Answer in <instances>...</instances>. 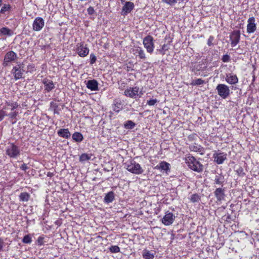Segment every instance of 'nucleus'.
<instances>
[{
    "label": "nucleus",
    "instance_id": "473e14b6",
    "mask_svg": "<svg viewBox=\"0 0 259 259\" xmlns=\"http://www.w3.org/2000/svg\"><path fill=\"white\" fill-rule=\"evenodd\" d=\"M58 106L56 103L51 102V108L53 110V112L55 114H59V111L58 109Z\"/></svg>",
    "mask_w": 259,
    "mask_h": 259
},
{
    "label": "nucleus",
    "instance_id": "de8ad7c7",
    "mask_svg": "<svg viewBox=\"0 0 259 259\" xmlns=\"http://www.w3.org/2000/svg\"><path fill=\"white\" fill-rule=\"evenodd\" d=\"M7 115L6 112L3 110H0V121H2L5 116Z\"/></svg>",
    "mask_w": 259,
    "mask_h": 259
},
{
    "label": "nucleus",
    "instance_id": "4d7b16f0",
    "mask_svg": "<svg viewBox=\"0 0 259 259\" xmlns=\"http://www.w3.org/2000/svg\"><path fill=\"white\" fill-rule=\"evenodd\" d=\"M7 106L6 105V106L4 107V108H3V109H7V108H8L7 107Z\"/></svg>",
    "mask_w": 259,
    "mask_h": 259
},
{
    "label": "nucleus",
    "instance_id": "6e6d98bb",
    "mask_svg": "<svg viewBox=\"0 0 259 259\" xmlns=\"http://www.w3.org/2000/svg\"><path fill=\"white\" fill-rule=\"evenodd\" d=\"M143 94V93L142 91H139L138 95L137 97H141Z\"/></svg>",
    "mask_w": 259,
    "mask_h": 259
},
{
    "label": "nucleus",
    "instance_id": "c03bdc74",
    "mask_svg": "<svg viewBox=\"0 0 259 259\" xmlns=\"http://www.w3.org/2000/svg\"><path fill=\"white\" fill-rule=\"evenodd\" d=\"M90 63L91 64H93L96 61L97 58L95 55L94 54H91L90 55Z\"/></svg>",
    "mask_w": 259,
    "mask_h": 259
},
{
    "label": "nucleus",
    "instance_id": "09e8293b",
    "mask_svg": "<svg viewBox=\"0 0 259 259\" xmlns=\"http://www.w3.org/2000/svg\"><path fill=\"white\" fill-rule=\"evenodd\" d=\"M87 11H88L89 15H93L95 12L94 9L93 7H89L87 9Z\"/></svg>",
    "mask_w": 259,
    "mask_h": 259
},
{
    "label": "nucleus",
    "instance_id": "dca6fc26",
    "mask_svg": "<svg viewBox=\"0 0 259 259\" xmlns=\"http://www.w3.org/2000/svg\"><path fill=\"white\" fill-rule=\"evenodd\" d=\"M189 149L191 151L196 152L202 155L205 153L204 149L200 145L194 143L189 146Z\"/></svg>",
    "mask_w": 259,
    "mask_h": 259
},
{
    "label": "nucleus",
    "instance_id": "393cba45",
    "mask_svg": "<svg viewBox=\"0 0 259 259\" xmlns=\"http://www.w3.org/2000/svg\"><path fill=\"white\" fill-rule=\"evenodd\" d=\"M134 54H138L139 58L141 59H145L146 56L144 50L141 47H136L134 50Z\"/></svg>",
    "mask_w": 259,
    "mask_h": 259
},
{
    "label": "nucleus",
    "instance_id": "c85d7f7f",
    "mask_svg": "<svg viewBox=\"0 0 259 259\" xmlns=\"http://www.w3.org/2000/svg\"><path fill=\"white\" fill-rule=\"evenodd\" d=\"M136 125V124L132 120H127L124 124V127L126 129H132Z\"/></svg>",
    "mask_w": 259,
    "mask_h": 259
},
{
    "label": "nucleus",
    "instance_id": "b1692460",
    "mask_svg": "<svg viewBox=\"0 0 259 259\" xmlns=\"http://www.w3.org/2000/svg\"><path fill=\"white\" fill-rule=\"evenodd\" d=\"M214 184H216L218 185H222L224 182V176L218 174L215 176L214 180Z\"/></svg>",
    "mask_w": 259,
    "mask_h": 259
},
{
    "label": "nucleus",
    "instance_id": "a18cd8bd",
    "mask_svg": "<svg viewBox=\"0 0 259 259\" xmlns=\"http://www.w3.org/2000/svg\"><path fill=\"white\" fill-rule=\"evenodd\" d=\"M214 40V37L213 36H210L207 40V44L208 46H211L213 45V41Z\"/></svg>",
    "mask_w": 259,
    "mask_h": 259
},
{
    "label": "nucleus",
    "instance_id": "864d4df0",
    "mask_svg": "<svg viewBox=\"0 0 259 259\" xmlns=\"http://www.w3.org/2000/svg\"><path fill=\"white\" fill-rule=\"evenodd\" d=\"M237 172L238 173L239 175H241V174H244L243 172V168H241V167H240L239 168H238L237 170Z\"/></svg>",
    "mask_w": 259,
    "mask_h": 259
},
{
    "label": "nucleus",
    "instance_id": "f704fd0d",
    "mask_svg": "<svg viewBox=\"0 0 259 259\" xmlns=\"http://www.w3.org/2000/svg\"><path fill=\"white\" fill-rule=\"evenodd\" d=\"M199 196L197 194H194L191 196L190 200L192 202H197L200 200Z\"/></svg>",
    "mask_w": 259,
    "mask_h": 259
},
{
    "label": "nucleus",
    "instance_id": "4c0bfd02",
    "mask_svg": "<svg viewBox=\"0 0 259 259\" xmlns=\"http://www.w3.org/2000/svg\"><path fill=\"white\" fill-rule=\"evenodd\" d=\"M109 250L112 253H118L120 252V248L117 245L111 246L109 248Z\"/></svg>",
    "mask_w": 259,
    "mask_h": 259
},
{
    "label": "nucleus",
    "instance_id": "20e7f679",
    "mask_svg": "<svg viewBox=\"0 0 259 259\" xmlns=\"http://www.w3.org/2000/svg\"><path fill=\"white\" fill-rule=\"evenodd\" d=\"M218 94L222 98L225 99L230 94L229 87L225 84H219L216 87Z\"/></svg>",
    "mask_w": 259,
    "mask_h": 259
},
{
    "label": "nucleus",
    "instance_id": "412c9836",
    "mask_svg": "<svg viewBox=\"0 0 259 259\" xmlns=\"http://www.w3.org/2000/svg\"><path fill=\"white\" fill-rule=\"evenodd\" d=\"M169 166L170 164L168 163L162 161L155 167V168L167 172L169 170Z\"/></svg>",
    "mask_w": 259,
    "mask_h": 259
},
{
    "label": "nucleus",
    "instance_id": "1a4fd4ad",
    "mask_svg": "<svg viewBox=\"0 0 259 259\" xmlns=\"http://www.w3.org/2000/svg\"><path fill=\"white\" fill-rule=\"evenodd\" d=\"M76 52L80 57H84L89 54V49L83 43H79L77 45Z\"/></svg>",
    "mask_w": 259,
    "mask_h": 259
},
{
    "label": "nucleus",
    "instance_id": "603ef678",
    "mask_svg": "<svg viewBox=\"0 0 259 259\" xmlns=\"http://www.w3.org/2000/svg\"><path fill=\"white\" fill-rule=\"evenodd\" d=\"M4 245V242L3 239L0 238V251L2 250Z\"/></svg>",
    "mask_w": 259,
    "mask_h": 259
},
{
    "label": "nucleus",
    "instance_id": "4468645a",
    "mask_svg": "<svg viewBox=\"0 0 259 259\" xmlns=\"http://www.w3.org/2000/svg\"><path fill=\"white\" fill-rule=\"evenodd\" d=\"M45 22L44 19L41 17H36L33 23V29L35 31H40L44 26Z\"/></svg>",
    "mask_w": 259,
    "mask_h": 259
},
{
    "label": "nucleus",
    "instance_id": "c9c22d12",
    "mask_svg": "<svg viewBox=\"0 0 259 259\" xmlns=\"http://www.w3.org/2000/svg\"><path fill=\"white\" fill-rule=\"evenodd\" d=\"M6 105L7 106H11L12 111H13L14 109H15L16 108H17L18 106V105L16 102H7Z\"/></svg>",
    "mask_w": 259,
    "mask_h": 259
},
{
    "label": "nucleus",
    "instance_id": "0eeeda50",
    "mask_svg": "<svg viewBox=\"0 0 259 259\" xmlns=\"http://www.w3.org/2000/svg\"><path fill=\"white\" fill-rule=\"evenodd\" d=\"M122 5V8L121 11V15L125 16L130 14L134 9L135 5L133 2L130 1H124L121 3Z\"/></svg>",
    "mask_w": 259,
    "mask_h": 259
},
{
    "label": "nucleus",
    "instance_id": "13d9d810",
    "mask_svg": "<svg viewBox=\"0 0 259 259\" xmlns=\"http://www.w3.org/2000/svg\"><path fill=\"white\" fill-rule=\"evenodd\" d=\"M2 5V0H0V6Z\"/></svg>",
    "mask_w": 259,
    "mask_h": 259
},
{
    "label": "nucleus",
    "instance_id": "a19ab883",
    "mask_svg": "<svg viewBox=\"0 0 259 259\" xmlns=\"http://www.w3.org/2000/svg\"><path fill=\"white\" fill-rule=\"evenodd\" d=\"M168 50V47L167 45H163L161 49L159 50V52L162 54H165V51Z\"/></svg>",
    "mask_w": 259,
    "mask_h": 259
},
{
    "label": "nucleus",
    "instance_id": "f257e3e1",
    "mask_svg": "<svg viewBox=\"0 0 259 259\" xmlns=\"http://www.w3.org/2000/svg\"><path fill=\"white\" fill-rule=\"evenodd\" d=\"M186 162L192 170L198 172L203 171V165L199 161H197L194 156H188L186 158Z\"/></svg>",
    "mask_w": 259,
    "mask_h": 259
},
{
    "label": "nucleus",
    "instance_id": "37998d69",
    "mask_svg": "<svg viewBox=\"0 0 259 259\" xmlns=\"http://www.w3.org/2000/svg\"><path fill=\"white\" fill-rule=\"evenodd\" d=\"M222 60L223 62H228L230 60V57L227 54L224 55H223Z\"/></svg>",
    "mask_w": 259,
    "mask_h": 259
},
{
    "label": "nucleus",
    "instance_id": "49530a36",
    "mask_svg": "<svg viewBox=\"0 0 259 259\" xmlns=\"http://www.w3.org/2000/svg\"><path fill=\"white\" fill-rule=\"evenodd\" d=\"M17 114H18V112L15 111V112H12L9 113V114H7V116H8L9 117H10L12 119H14L16 117Z\"/></svg>",
    "mask_w": 259,
    "mask_h": 259
},
{
    "label": "nucleus",
    "instance_id": "ddd939ff",
    "mask_svg": "<svg viewBox=\"0 0 259 259\" xmlns=\"http://www.w3.org/2000/svg\"><path fill=\"white\" fill-rule=\"evenodd\" d=\"M139 92V88L137 87H135L133 88H129L126 89L124 91V95L126 97L136 99L137 97Z\"/></svg>",
    "mask_w": 259,
    "mask_h": 259
},
{
    "label": "nucleus",
    "instance_id": "e433bc0d",
    "mask_svg": "<svg viewBox=\"0 0 259 259\" xmlns=\"http://www.w3.org/2000/svg\"><path fill=\"white\" fill-rule=\"evenodd\" d=\"M22 242L24 243L30 244L32 242V239L29 235H25L23 238Z\"/></svg>",
    "mask_w": 259,
    "mask_h": 259
},
{
    "label": "nucleus",
    "instance_id": "5701e85b",
    "mask_svg": "<svg viewBox=\"0 0 259 259\" xmlns=\"http://www.w3.org/2000/svg\"><path fill=\"white\" fill-rule=\"evenodd\" d=\"M114 199V193L113 191H110L105 196L104 200L106 203L112 202Z\"/></svg>",
    "mask_w": 259,
    "mask_h": 259
},
{
    "label": "nucleus",
    "instance_id": "4be33fe9",
    "mask_svg": "<svg viewBox=\"0 0 259 259\" xmlns=\"http://www.w3.org/2000/svg\"><path fill=\"white\" fill-rule=\"evenodd\" d=\"M57 134L59 136L66 139L69 138L71 136L70 133L68 128L60 129L58 131Z\"/></svg>",
    "mask_w": 259,
    "mask_h": 259
},
{
    "label": "nucleus",
    "instance_id": "79ce46f5",
    "mask_svg": "<svg viewBox=\"0 0 259 259\" xmlns=\"http://www.w3.org/2000/svg\"><path fill=\"white\" fill-rule=\"evenodd\" d=\"M158 101L157 99H150L147 102V104L149 106H153Z\"/></svg>",
    "mask_w": 259,
    "mask_h": 259
},
{
    "label": "nucleus",
    "instance_id": "5fc2aeb1",
    "mask_svg": "<svg viewBox=\"0 0 259 259\" xmlns=\"http://www.w3.org/2000/svg\"><path fill=\"white\" fill-rule=\"evenodd\" d=\"M47 176L49 177H52L54 176V174L49 171L47 173Z\"/></svg>",
    "mask_w": 259,
    "mask_h": 259
},
{
    "label": "nucleus",
    "instance_id": "6e6552de",
    "mask_svg": "<svg viewBox=\"0 0 259 259\" xmlns=\"http://www.w3.org/2000/svg\"><path fill=\"white\" fill-rule=\"evenodd\" d=\"M227 154L219 151H214L213 154L214 161L218 164H222L227 159Z\"/></svg>",
    "mask_w": 259,
    "mask_h": 259
},
{
    "label": "nucleus",
    "instance_id": "3c124183",
    "mask_svg": "<svg viewBox=\"0 0 259 259\" xmlns=\"http://www.w3.org/2000/svg\"><path fill=\"white\" fill-rule=\"evenodd\" d=\"M20 168L24 171H26L27 169H28V167L27 166V164L25 163H23L21 166Z\"/></svg>",
    "mask_w": 259,
    "mask_h": 259
},
{
    "label": "nucleus",
    "instance_id": "a211bd4d",
    "mask_svg": "<svg viewBox=\"0 0 259 259\" xmlns=\"http://www.w3.org/2000/svg\"><path fill=\"white\" fill-rule=\"evenodd\" d=\"M225 80L230 84H235L238 82V78L236 75L229 73L226 75Z\"/></svg>",
    "mask_w": 259,
    "mask_h": 259
},
{
    "label": "nucleus",
    "instance_id": "a878e982",
    "mask_svg": "<svg viewBox=\"0 0 259 259\" xmlns=\"http://www.w3.org/2000/svg\"><path fill=\"white\" fill-rule=\"evenodd\" d=\"M72 139L76 142H80L83 140V137L82 135L79 132H75L72 135Z\"/></svg>",
    "mask_w": 259,
    "mask_h": 259
},
{
    "label": "nucleus",
    "instance_id": "7ed1b4c3",
    "mask_svg": "<svg viewBox=\"0 0 259 259\" xmlns=\"http://www.w3.org/2000/svg\"><path fill=\"white\" fill-rule=\"evenodd\" d=\"M6 154L10 158H17L20 155V148L14 143H11L7 148Z\"/></svg>",
    "mask_w": 259,
    "mask_h": 259
},
{
    "label": "nucleus",
    "instance_id": "6ab92c4d",
    "mask_svg": "<svg viewBox=\"0 0 259 259\" xmlns=\"http://www.w3.org/2000/svg\"><path fill=\"white\" fill-rule=\"evenodd\" d=\"M42 83L45 86V90L47 92H49L55 88V86L53 81L47 79H44Z\"/></svg>",
    "mask_w": 259,
    "mask_h": 259
},
{
    "label": "nucleus",
    "instance_id": "cd10ccee",
    "mask_svg": "<svg viewBox=\"0 0 259 259\" xmlns=\"http://www.w3.org/2000/svg\"><path fill=\"white\" fill-rule=\"evenodd\" d=\"M2 35L11 36L12 34V31L7 27H3L0 29Z\"/></svg>",
    "mask_w": 259,
    "mask_h": 259
},
{
    "label": "nucleus",
    "instance_id": "39448f33",
    "mask_svg": "<svg viewBox=\"0 0 259 259\" xmlns=\"http://www.w3.org/2000/svg\"><path fill=\"white\" fill-rule=\"evenodd\" d=\"M24 65L23 63H20L13 67L11 73L14 75L15 80L19 79L22 78L23 72L25 71L24 69Z\"/></svg>",
    "mask_w": 259,
    "mask_h": 259
},
{
    "label": "nucleus",
    "instance_id": "f8f14e48",
    "mask_svg": "<svg viewBox=\"0 0 259 259\" xmlns=\"http://www.w3.org/2000/svg\"><path fill=\"white\" fill-rule=\"evenodd\" d=\"M17 58V54L13 51H10L8 52L5 56L3 65L5 66H8L9 63L15 61Z\"/></svg>",
    "mask_w": 259,
    "mask_h": 259
},
{
    "label": "nucleus",
    "instance_id": "9b49d317",
    "mask_svg": "<svg viewBox=\"0 0 259 259\" xmlns=\"http://www.w3.org/2000/svg\"><path fill=\"white\" fill-rule=\"evenodd\" d=\"M240 38V32L239 30L233 31L230 35L231 45L232 47L236 46L239 42Z\"/></svg>",
    "mask_w": 259,
    "mask_h": 259
},
{
    "label": "nucleus",
    "instance_id": "aec40b11",
    "mask_svg": "<svg viewBox=\"0 0 259 259\" xmlns=\"http://www.w3.org/2000/svg\"><path fill=\"white\" fill-rule=\"evenodd\" d=\"M86 84L87 87L91 91H96L98 90V82L95 79L88 80Z\"/></svg>",
    "mask_w": 259,
    "mask_h": 259
},
{
    "label": "nucleus",
    "instance_id": "bb28decb",
    "mask_svg": "<svg viewBox=\"0 0 259 259\" xmlns=\"http://www.w3.org/2000/svg\"><path fill=\"white\" fill-rule=\"evenodd\" d=\"M19 199L21 201L27 202L30 198V195L27 192H22L19 196Z\"/></svg>",
    "mask_w": 259,
    "mask_h": 259
},
{
    "label": "nucleus",
    "instance_id": "7c9ffc66",
    "mask_svg": "<svg viewBox=\"0 0 259 259\" xmlns=\"http://www.w3.org/2000/svg\"><path fill=\"white\" fill-rule=\"evenodd\" d=\"M143 256L145 259H153L154 257V254L148 250H146L143 252Z\"/></svg>",
    "mask_w": 259,
    "mask_h": 259
},
{
    "label": "nucleus",
    "instance_id": "58836bf2",
    "mask_svg": "<svg viewBox=\"0 0 259 259\" xmlns=\"http://www.w3.org/2000/svg\"><path fill=\"white\" fill-rule=\"evenodd\" d=\"M11 8V6L10 5L4 4V6L1 8L0 12L1 13H5L6 12L8 11Z\"/></svg>",
    "mask_w": 259,
    "mask_h": 259
},
{
    "label": "nucleus",
    "instance_id": "ea45409f",
    "mask_svg": "<svg viewBox=\"0 0 259 259\" xmlns=\"http://www.w3.org/2000/svg\"><path fill=\"white\" fill-rule=\"evenodd\" d=\"M162 1L170 6H172L177 3L178 0H162Z\"/></svg>",
    "mask_w": 259,
    "mask_h": 259
},
{
    "label": "nucleus",
    "instance_id": "2eb2a0df",
    "mask_svg": "<svg viewBox=\"0 0 259 259\" xmlns=\"http://www.w3.org/2000/svg\"><path fill=\"white\" fill-rule=\"evenodd\" d=\"M175 219V216L171 212H167L162 219V223L165 226L172 224Z\"/></svg>",
    "mask_w": 259,
    "mask_h": 259
},
{
    "label": "nucleus",
    "instance_id": "423d86ee",
    "mask_svg": "<svg viewBox=\"0 0 259 259\" xmlns=\"http://www.w3.org/2000/svg\"><path fill=\"white\" fill-rule=\"evenodd\" d=\"M143 43L147 52L152 53L154 48L153 38L150 35H148L144 38Z\"/></svg>",
    "mask_w": 259,
    "mask_h": 259
},
{
    "label": "nucleus",
    "instance_id": "2f4dec72",
    "mask_svg": "<svg viewBox=\"0 0 259 259\" xmlns=\"http://www.w3.org/2000/svg\"><path fill=\"white\" fill-rule=\"evenodd\" d=\"M204 83V80L201 78H198L196 80H193L191 83V85L193 86L202 85Z\"/></svg>",
    "mask_w": 259,
    "mask_h": 259
},
{
    "label": "nucleus",
    "instance_id": "9d476101",
    "mask_svg": "<svg viewBox=\"0 0 259 259\" xmlns=\"http://www.w3.org/2000/svg\"><path fill=\"white\" fill-rule=\"evenodd\" d=\"M256 24L254 17L249 18L247 20V32L249 34L254 33L256 30Z\"/></svg>",
    "mask_w": 259,
    "mask_h": 259
},
{
    "label": "nucleus",
    "instance_id": "72a5a7b5",
    "mask_svg": "<svg viewBox=\"0 0 259 259\" xmlns=\"http://www.w3.org/2000/svg\"><path fill=\"white\" fill-rule=\"evenodd\" d=\"M113 110L116 112H119L121 109V104L117 102L114 104L112 107Z\"/></svg>",
    "mask_w": 259,
    "mask_h": 259
},
{
    "label": "nucleus",
    "instance_id": "f3484780",
    "mask_svg": "<svg viewBox=\"0 0 259 259\" xmlns=\"http://www.w3.org/2000/svg\"><path fill=\"white\" fill-rule=\"evenodd\" d=\"M224 189L222 188H217L214 192V196H215L217 201H221L224 199L225 194Z\"/></svg>",
    "mask_w": 259,
    "mask_h": 259
},
{
    "label": "nucleus",
    "instance_id": "c756f323",
    "mask_svg": "<svg viewBox=\"0 0 259 259\" xmlns=\"http://www.w3.org/2000/svg\"><path fill=\"white\" fill-rule=\"evenodd\" d=\"M91 158V155L87 153L82 154L79 157V161L84 162L89 160Z\"/></svg>",
    "mask_w": 259,
    "mask_h": 259
},
{
    "label": "nucleus",
    "instance_id": "f03ea898",
    "mask_svg": "<svg viewBox=\"0 0 259 259\" xmlns=\"http://www.w3.org/2000/svg\"><path fill=\"white\" fill-rule=\"evenodd\" d=\"M126 169L134 174L140 175L143 173V169L141 165L134 160L125 163Z\"/></svg>",
    "mask_w": 259,
    "mask_h": 259
},
{
    "label": "nucleus",
    "instance_id": "8fccbe9b",
    "mask_svg": "<svg viewBox=\"0 0 259 259\" xmlns=\"http://www.w3.org/2000/svg\"><path fill=\"white\" fill-rule=\"evenodd\" d=\"M44 237L40 236L37 239V243L38 245H41L44 243Z\"/></svg>",
    "mask_w": 259,
    "mask_h": 259
}]
</instances>
